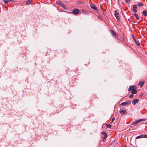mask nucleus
<instances>
[{
	"label": "nucleus",
	"instance_id": "1",
	"mask_svg": "<svg viewBox=\"0 0 147 147\" xmlns=\"http://www.w3.org/2000/svg\"><path fill=\"white\" fill-rule=\"evenodd\" d=\"M114 15L116 18V19L118 22L120 21V17L119 16V11L117 10L114 11Z\"/></svg>",
	"mask_w": 147,
	"mask_h": 147
},
{
	"label": "nucleus",
	"instance_id": "2",
	"mask_svg": "<svg viewBox=\"0 0 147 147\" xmlns=\"http://www.w3.org/2000/svg\"><path fill=\"white\" fill-rule=\"evenodd\" d=\"M145 121V119H140L137 120L135 122H133V123L131 125H135L138 123H139L141 122V121Z\"/></svg>",
	"mask_w": 147,
	"mask_h": 147
},
{
	"label": "nucleus",
	"instance_id": "3",
	"mask_svg": "<svg viewBox=\"0 0 147 147\" xmlns=\"http://www.w3.org/2000/svg\"><path fill=\"white\" fill-rule=\"evenodd\" d=\"M57 4L63 7L64 9H66L63 3L60 1H58L57 2Z\"/></svg>",
	"mask_w": 147,
	"mask_h": 147
},
{
	"label": "nucleus",
	"instance_id": "4",
	"mask_svg": "<svg viewBox=\"0 0 147 147\" xmlns=\"http://www.w3.org/2000/svg\"><path fill=\"white\" fill-rule=\"evenodd\" d=\"M131 103V101H128V102H123L121 103L120 105H121L122 106H124L125 105H128L130 104Z\"/></svg>",
	"mask_w": 147,
	"mask_h": 147
},
{
	"label": "nucleus",
	"instance_id": "5",
	"mask_svg": "<svg viewBox=\"0 0 147 147\" xmlns=\"http://www.w3.org/2000/svg\"><path fill=\"white\" fill-rule=\"evenodd\" d=\"M72 12L74 14H78L79 13L80 11L78 9H76L73 11Z\"/></svg>",
	"mask_w": 147,
	"mask_h": 147
},
{
	"label": "nucleus",
	"instance_id": "6",
	"mask_svg": "<svg viewBox=\"0 0 147 147\" xmlns=\"http://www.w3.org/2000/svg\"><path fill=\"white\" fill-rule=\"evenodd\" d=\"M133 39L135 41V42L136 43V44L138 45H140V43L138 40H136L134 36H133Z\"/></svg>",
	"mask_w": 147,
	"mask_h": 147
},
{
	"label": "nucleus",
	"instance_id": "7",
	"mask_svg": "<svg viewBox=\"0 0 147 147\" xmlns=\"http://www.w3.org/2000/svg\"><path fill=\"white\" fill-rule=\"evenodd\" d=\"M119 112L121 115H125L127 113V111H126L121 110V109L119 110Z\"/></svg>",
	"mask_w": 147,
	"mask_h": 147
},
{
	"label": "nucleus",
	"instance_id": "8",
	"mask_svg": "<svg viewBox=\"0 0 147 147\" xmlns=\"http://www.w3.org/2000/svg\"><path fill=\"white\" fill-rule=\"evenodd\" d=\"M139 102V100L138 99H135L132 102V103L133 105H135L136 103H137Z\"/></svg>",
	"mask_w": 147,
	"mask_h": 147
},
{
	"label": "nucleus",
	"instance_id": "9",
	"mask_svg": "<svg viewBox=\"0 0 147 147\" xmlns=\"http://www.w3.org/2000/svg\"><path fill=\"white\" fill-rule=\"evenodd\" d=\"M90 7H91V8L93 9H94L96 10H97V7L93 4H91Z\"/></svg>",
	"mask_w": 147,
	"mask_h": 147
},
{
	"label": "nucleus",
	"instance_id": "10",
	"mask_svg": "<svg viewBox=\"0 0 147 147\" xmlns=\"http://www.w3.org/2000/svg\"><path fill=\"white\" fill-rule=\"evenodd\" d=\"M111 34L112 35H113L114 37L116 36V34L115 33L113 30H111Z\"/></svg>",
	"mask_w": 147,
	"mask_h": 147
},
{
	"label": "nucleus",
	"instance_id": "11",
	"mask_svg": "<svg viewBox=\"0 0 147 147\" xmlns=\"http://www.w3.org/2000/svg\"><path fill=\"white\" fill-rule=\"evenodd\" d=\"M134 86H130L128 88L129 91H132L134 88Z\"/></svg>",
	"mask_w": 147,
	"mask_h": 147
},
{
	"label": "nucleus",
	"instance_id": "12",
	"mask_svg": "<svg viewBox=\"0 0 147 147\" xmlns=\"http://www.w3.org/2000/svg\"><path fill=\"white\" fill-rule=\"evenodd\" d=\"M144 82H140L139 83V85L140 86V87H142L143 85Z\"/></svg>",
	"mask_w": 147,
	"mask_h": 147
},
{
	"label": "nucleus",
	"instance_id": "13",
	"mask_svg": "<svg viewBox=\"0 0 147 147\" xmlns=\"http://www.w3.org/2000/svg\"><path fill=\"white\" fill-rule=\"evenodd\" d=\"M136 92L137 90L135 88H134L133 90L131 91V92L133 94H136Z\"/></svg>",
	"mask_w": 147,
	"mask_h": 147
},
{
	"label": "nucleus",
	"instance_id": "14",
	"mask_svg": "<svg viewBox=\"0 0 147 147\" xmlns=\"http://www.w3.org/2000/svg\"><path fill=\"white\" fill-rule=\"evenodd\" d=\"M32 1V0H29L26 2V4L27 5L30 4Z\"/></svg>",
	"mask_w": 147,
	"mask_h": 147
},
{
	"label": "nucleus",
	"instance_id": "15",
	"mask_svg": "<svg viewBox=\"0 0 147 147\" xmlns=\"http://www.w3.org/2000/svg\"><path fill=\"white\" fill-rule=\"evenodd\" d=\"M143 14L144 16H147V11H143Z\"/></svg>",
	"mask_w": 147,
	"mask_h": 147
},
{
	"label": "nucleus",
	"instance_id": "16",
	"mask_svg": "<svg viewBox=\"0 0 147 147\" xmlns=\"http://www.w3.org/2000/svg\"><path fill=\"white\" fill-rule=\"evenodd\" d=\"M101 134H102L105 136L107 137V134L104 131H103L101 132Z\"/></svg>",
	"mask_w": 147,
	"mask_h": 147
},
{
	"label": "nucleus",
	"instance_id": "17",
	"mask_svg": "<svg viewBox=\"0 0 147 147\" xmlns=\"http://www.w3.org/2000/svg\"><path fill=\"white\" fill-rule=\"evenodd\" d=\"M134 15L135 17H136V18L137 20H139V18L138 17V14L135 13L134 14Z\"/></svg>",
	"mask_w": 147,
	"mask_h": 147
},
{
	"label": "nucleus",
	"instance_id": "18",
	"mask_svg": "<svg viewBox=\"0 0 147 147\" xmlns=\"http://www.w3.org/2000/svg\"><path fill=\"white\" fill-rule=\"evenodd\" d=\"M106 126L107 128H111V125L109 124H107Z\"/></svg>",
	"mask_w": 147,
	"mask_h": 147
},
{
	"label": "nucleus",
	"instance_id": "19",
	"mask_svg": "<svg viewBox=\"0 0 147 147\" xmlns=\"http://www.w3.org/2000/svg\"><path fill=\"white\" fill-rule=\"evenodd\" d=\"M83 14L87 15L88 14V12L83 10Z\"/></svg>",
	"mask_w": 147,
	"mask_h": 147
},
{
	"label": "nucleus",
	"instance_id": "20",
	"mask_svg": "<svg viewBox=\"0 0 147 147\" xmlns=\"http://www.w3.org/2000/svg\"><path fill=\"white\" fill-rule=\"evenodd\" d=\"M139 7L141 6H142L143 4L142 3H139L137 5Z\"/></svg>",
	"mask_w": 147,
	"mask_h": 147
},
{
	"label": "nucleus",
	"instance_id": "21",
	"mask_svg": "<svg viewBox=\"0 0 147 147\" xmlns=\"http://www.w3.org/2000/svg\"><path fill=\"white\" fill-rule=\"evenodd\" d=\"M143 136L141 135L138 136L136 137V138H142Z\"/></svg>",
	"mask_w": 147,
	"mask_h": 147
},
{
	"label": "nucleus",
	"instance_id": "22",
	"mask_svg": "<svg viewBox=\"0 0 147 147\" xmlns=\"http://www.w3.org/2000/svg\"><path fill=\"white\" fill-rule=\"evenodd\" d=\"M3 1L6 4H7L8 2V1H7V0H4Z\"/></svg>",
	"mask_w": 147,
	"mask_h": 147
},
{
	"label": "nucleus",
	"instance_id": "23",
	"mask_svg": "<svg viewBox=\"0 0 147 147\" xmlns=\"http://www.w3.org/2000/svg\"><path fill=\"white\" fill-rule=\"evenodd\" d=\"M132 11L134 12H136L137 11V10L136 9L133 8L132 9Z\"/></svg>",
	"mask_w": 147,
	"mask_h": 147
},
{
	"label": "nucleus",
	"instance_id": "24",
	"mask_svg": "<svg viewBox=\"0 0 147 147\" xmlns=\"http://www.w3.org/2000/svg\"><path fill=\"white\" fill-rule=\"evenodd\" d=\"M98 18L100 20H102V18L100 16H98Z\"/></svg>",
	"mask_w": 147,
	"mask_h": 147
},
{
	"label": "nucleus",
	"instance_id": "25",
	"mask_svg": "<svg viewBox=\"0 0 147 147\" xmlns=\"http://www.w3.org/2000/svg\"><path fill=\"white\" fill-rule=\"evenodd\" d=\"M107 137H105V136H104L103 138V139H102V141H103V142H104L106 139L107 138Z\"/></svg>",
	"mask_w": 147,
	"mask_h": 147
},
{
	"label": "nucleus",
	"instance_id": "26",
	"mask_svg": "<svg viewBox=\"0 0 147 147\" xmlns=\"http://www.w3.org/2000/svg\"><path fill=\"white\" fill-rule=\"evenodd\" d=\"M137 5H134L133 6V7L134 8L136 9L137 7Z\"/></svg>",
	"mask_w": 147,
	"mask_h": 147
},
{
	"label": "nucleus",
	"instance_id": "27",
	"mask_svg": "<svg viewBox=\"0 0 147 147\" xmlns=\"http://www.w3.org/2000/svg\"><path fill=\"white\" fill-rule=\"evenodd\" d=\"M134 95L133 94H131L129 96V98H131Z\"/></svg>",
	"mask_w": 147,
	"mask_h": 147
},
{
	"label": "nucleus",
	"instance_id": "28",
	"mask_svg": "<svg viewBox=\"0 0 147 147\" xmlns=\"http://www.w3.org/2000/svg\"><path fill=\"white\" fill-rule=\"evenodd\" d=\"M142 138H147V135H143Z\"/></svg>",
	"mask_w": 147,
	"mask_h": 147
},
{
	"label": "nucleus",
	"instance_id": "29",
	"mask_svg": "<svg viewBox=\"0 0 147 147\" xmlns=\"http://www.w3.org/2000/svg\"><path fill=\"white\" fill-rule=\"evenodd\" d=\"M125 1L126 3H129L130 1V0H125Z\"/></svg>",
	"mask_w": 147,
	"mask_h": 147
},
{
	"label": "nucleus",
	"instance_id": "30",
	"mask_svg": "<svg viewBox=\"0 0 147 147\" xmlns=\"http://www.w3.org/2000/svg\"><path fill=\"white\" fill-rule=\"evenodd\" d=\"M115 119V117H113L112 119V122H113Z\"/></svg>",
	"mask_w": 147,
	"mask_h": 147
},
{
	"label": "nucleus",
	"instance_id": "31",
	"mask_svg": "<svg viewBox=\"0 0 147 147\" xmlns=\"http://www.w3.org/2000/svg\"><path fill=\"white\" fill-rule=\"evenodd\" d=\"M142 95H140V97H142Z\"/></svg>",
	"mask_w": 147,
	"mask_h": 147
},
{
	"label": "nucleus",
	"instance_id": "32",
	"mask_svg": "<svg viewBox=\"0 0 147 147\" xmlns=\"http://www.w3.org/2000/svg\"><path fill=\"white\" fill-rule=\"evenodd\" d=\"M112 122H112V121H111V123H112Z\"/></svg>",
	"mask_w": 147,
	"mask_h": 147
}]
</instances>
